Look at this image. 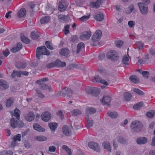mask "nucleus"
<instances>
[{
    "instance_id": "obj_35",
    "label": "nucleus",
    "mask_w": 155,
    "mask_h": 155,
    "mask_svg": "<svg viewBox=\"0 0 155 155\" xmlns=\"http://www.w3.org/2000/svg\"><path fill=\"white\" fill-rule=\"evenodd\" d=\"M49 21V18L48 16H46L41 18L40 22L41 24H44L48 23Z\"/></svg>"
},
{
    "instance_id": "obj_54",
    "label": "nucleus",
    "mask_w": 155,
    "mask_h": 155,
    "mask_svg": "<svg viewBox=\"0 0 155 155\" xmlns=\"http://www.w3.org/2000/svg\"><path fill=\"white\" fill-rule=\"evenodd\" d=\"M128 58L126 56H124L122 61L123 63L125 65L128 64Z\"/></svg>"
},
{
    "instance_id": "obj_15",
    "label": "nucleus",
    "mask_w": 155,
    "mask_h": 155,
    "mask_svg": "<svg viewBox=\"0 0 155 155\" xmlns=\"http://www.w3.org/2000/svg\"><path fill=\"white\" fill-rule=\"evenodd\" d=\"M147 142V139L145 137H140L137 139L136 142L137 144L139 145L144 144Z\"/></svg>"
},
{
    "instance_id": "obj_55",
    "label": "nucleus",
    "mask_w": 155,
    "mask_h": 155,
    "mask_svg": "<svg viewBox=\"0 0 155 155\" xmlns=\"http://www.w3.org/2000/svg\"><path fill=\"white\" fill-rule=\"evenodd\" d=\"M40 88L42 90L47 89L49 88V86L45 84H41L40 85Z\"/></svg>"
},
{
    "instance_id": "obj_24",
    "label": "nucleus",
    "mask_w": 155,
    "mask_h": 155,
    "mask_svg": "<svg viewBox=\"0 0 155 155\" xmlns=\"http://www.w3.org/2000/svg\"><path fill=\"white\" fill-rule=\"evenodd\" d=\"M34 129L39 132H43L45 131V129L41 127V126L38 124H35L33 126Z\"/></svg>"
},
{
    "instance_id": "obj_29",
    "label": "nucleus",
    "mask_w": 155,
    "mask_h": 155,
    "mask_svg": "<svg viewBox=\"0 0 155 155\" xmlns=\"http://www.w3.org/2000/svg\"><path fill=\"white\" fill-rule=\"evenodd\" d=\"M129 79L130 81L133 83L137 84L139 82V79L136 76H131L130 77Z\"/></svg>"
},
{
    "instance_id": "obj_11",
    "label": "nucleus",
    "mask_w": 155,
    "mask_h": 155,
    "mask_svg": "<svg viewBox=\"0 0 155 155\" xmlns=\"http://www.w3.org/2000/svg\"><path fill=\"white\" fill-rule=\"evenodd\" d=\"M91 35V31H87L83 32V35L80 36V38L82 40H85L88 39Z\"/></svg>"
},
{
    "instance_id": "obj_43",
    "label": "nucleus",
    "mask_w": 155,
    "mask_h": 155,
    "mask_svg": "<svg viewBox=\"0 0 155 155\" xmlns=\"http://www.w3.org/2000/svg\"><path fill=\"white\" fill-rule=\"evenodd\" d=\"M155 115V111L153 110L149 111L147 113V116L150 118L153 117Z\"/></svg>"
},
{
    "instance_id": "obj_50",
    "label": "nucleus",
    "mask_w": 155,
    "mask_h": 155,
    "mask_svg": "<svg viewBox=\"0 0 155 155\" xmlns=\"http://www.w3.org/2000/svg\"><path fill=\"white\" fill-rule=\"evenodd\" d=\"M16 128H22L24 126V123L22 121L17 120Z\"/></svg>"
},
{
    "instance_id": "obj_31",
    "label": "nucleus",
    "mask_w": 155,
    "mask_h": 155,
    "mask_svg": "<svg viewBox=\"0 0 155 155\" xmlns=\"http://www.w3.org/2000/svg\"><path fill=\"white\" fill-rule=\"evenodd\" d=\"M17 120L14 118H12L10 120L11 126L13 129L16 128Z\"/></svg>"
},
{
    "instance_id": "obj_9",
    "label": "nucleus",
    "mask_w": 155,
    "mask_h": 155,
    "mask_svg": "<svg viewBox=\"0 0 155 155\" xmlns=\"http://www.w3.org/2000/svg\"><path fill=\"white\" fill-rule=\"evenodd\" d=\"M111 100V98L108 96H104L101 101L103 105H107L110 106V103Z\"/></svg>"
},
{
    "instance_id": "obj_39",
    "label": "nucleus",
    "mask_w": 155,
    "mask_h": 155,
    "mask_svg": "<svg viewBox=\"0 0 155 155\" xmlns=\"http://www.w3.org/2000/svg\"><path fill=\"white\" fill-rule=\"evenodd\" d=\"M39 34L38 32H32L31 34V37L33 39H37L39 37Z\"/></svg>"
},
{
    "instance_id": "obj_46",
    "label": "nucleus",
    "mask_w": 155,
    "mask_h": 155,
    "mask_svg": "<svg viewBox=\"0 0 155 155\" xmlns=\"http://www.w3.org/2000/svg\"><path fill=\"white\" fill-rule=\"evenodd\" d=\"M134 8V6L133 5H130L127 9L126 10V12L128 14H130L131 13L133 10Z\"/></svg>"
},
{
    "instance_id": "obj_13",
    "label": "nucleus",
    "mask_w": 155,
    "mask_h": 155,
    "mask_svg": "<svg viewBox=\"0 0 155 155\" xmlns=\"http://www.w3.org/2000/svg\"><path fill=\"white\" fill-rule=\"evenodd\" d=\"M63 133L67 136H69L71 134V131L70 128L66 125L63 126Z\"/></svg>"
},
{
    "instance_id": "obj_48",
    "label": "nucleus",
    "mask_w": 155,
    "mask_h": 155,
    "mask_svg": "<svg viewBox=\"0 0 155 155\" xmlns=\"http://www.w3.org/2000/svg\"><path fill=\"white\" fill-rule=\"evenodd\" d=\"M118 141L120 143L125 144L126 142V140L122 137H119L118 138Z\"/></svg>"
},
{
    "instance_id": "obj_7",
    "label": "nucleus",
    "mask_w": 155,
    "mask_h": 155,
    "mask_svg": "<svg viewBox=\"0 0 155 155\" xmlns=\"http://www.w3.org/2000/svg\"><path fill=\"white\" fill-rule=\"evenodd\" d=\"M88 146L90 148L94 150L97 152L100 151V149L99 145L97 143L91 141L89 142L88 143Z\"/></svg>"
},
{
    "instance_id": "obj_2",
    "label": "nucleus",
    "mask_w": 155,
    "mask_h": 155,
    "mask_svg": "<svg viewBox=\"0 0 155 155\" xmlns=\"http://www.w3.org/2000/svg\"><path fill=\"white\" fill-rule=\"evenodd\" d=\"M143 125L142 123L138 120L134 121L131 123L130 127L131 130L136 132H139L142 129Z\"/></svg>"
},
{
    "instance_id": "obj_33",
    "label": "nucleus",
    "mask_w": 155,
    "mask_h": 155,
    "mask_svg": "<svg viewBox=\"0 0 155 155\" xmlns=\"http://www.w3.org/2000/svg\"><path fill=\"white\" fill-rule=\"evenodd\" d=\"M48 126L51 130L54 131L57 127V124L56 123H50L49 124Z\"/></svg>"
},
{
    "instance_id": "obj_17",
    "label": "nucleus",
    "mask_w": 155,
    "mask_h": 155,
    "mask_svg": "<svg viewBox=\"0 0 155 155\" xmlns=\"http://www.w3.org/2000/svg\"><path fill=\"white\" fill-rule=\"evenodd\" d=\"M55 67H64L66 66V64L65 62H62L59 60L57 59L54 61Z\"/></svg>"
},
{
    "instance_id": "obj_53",
    "label": "nucleus",
    "mask_w": 155,
    "mask_h": 155,
    "mask_svg": "<svg viewBox=\"0 0 155 155\" xmlns=\"http://www.w3.org/2000/svg\"><path fill=\"white\" fill-rule=\"evenodd\" d=\"M85 2V0H75V3L77 6H80Z\"/></svg>"
},
{
    "instance_id": "obj_58",
    "label": "nucleus",
    "mask_w": 155,
    "mask_h": 155,
    "mask_svg": "<svg viewBox=\"0 0 155 155\" xmlns=\"http://www.w3.org/2000/svg\"><path fill=\"white\" fill-rule=\"evenodd\" d=\"M116 46L119 48H120L123 44V41L121 40L117 41L115 42Z\"/></svg>"
},
{
    "instance_id": "obj_47",
    "label": "nucleus",
    "mask_w": 155,
    "mask_h": 155,
    "mask_svg": "<svg viewBox=\"0 0 155 155\" xmlns=\"http://www.w3.org/2000/svg\"><path fill=\"white\" fill-rule=\"evenodd\" d=\"M133 91L137 93L139 95H143L144 94V93L138 88H134Z\"/></svg>"
},
{
    "instance_id": "obj_62",
    "label": "nucleus",
    "mask_w": 155,
    "mask_h": 155,
    "mask_svg": "<svg viewBox=\"0 0 155 155\" xmlns=\"http://www.w3.org/2000/svg\"><path fill=\"white\" fill-rule=\"evenodd\" d=\"M54 67H55L54 61L47 64L46 66V67L48 69H50Z\"/></svg>"
},
{
    "instance_id": "obj_42",
    "label": "nucleus",
    "mask_w": 155,
    "mask_h": 155,
    "mask_svg": "<svg viewBox=\"0 0 155 155\" xmlns=\"http://www.w3.org/2000/svg\"><path fill=\"white\" fill-rule=\"evenodd\" d=\"M72 115L73 116H77L81 113V111L78 109H75L71 112Z\"/></svg>"
},
{
    "instance_id": "obj_16",
    "label": "nucleus",
    "mask_w": 155,
    "mask_h": 155,
    "mask_svg": "<svg viewBox=\"0 0 155 155\" xmlns=\"http://www.w3.org/2000/svg\"><path fill=\"white\" fill-rule=\"evenodd\" d=\"M68 6L67 4L64 3L63 2H59L58 8L60 11L64 12Z\"/></svg>"
},
{
    "instance_id": "obj_5",
    "label": "nucleus",
    "mask_w": 155,
    "mask_h": 155,
    "mask_svg": "<svg viewBox=\"0 0 155 155\" xmlns=\"http://www.w3.org/2000/svg\"><path fill=\"white\" fill-rule=\"evenodd\" d=\"M138 5L140 11L142 14L145 15L148 13V8L144 4L141 2H139L138 3Z\"/></svg>"
},
{
    "instance_id": "obj_3",
    "label": "nucleus",
    "mask_w": 155,
    "mask_h": 155,
    "mask_svg": "<svg viewBox=\"0 0 155 155\" xmlns=\"http://www.w3.org/2000/svg\"><path fill=\"white\" fill-rule=\"evenodd\" d=\"M106 56L108 59L114 61L117 60L119 57V54L115 50L110 51L107 53Z\"/></svg>"
},
{
    "instance_id": "obj_64",
    "label": "nucleus",
    "mask_w": 155,
    "mask_h": 155,
    "mask_svg": "<svg viewBox=\"0 0 155 155\" xmlns=\"http://www.w3.org/2000/svg\"><path fill=\"white\" fill-rule=\"evenodd\" d=\"M147 62V61L144 58L142 59L139 60L138 62V64H144Z\"/></svg>"
},
{
    "instance_id": "obj_4",
    "label": "nucleus",
    "mask_w": 155,
    "mask_h": 155,
    "mask_svg": "<svg viewBox=\"0 0 155 155\" xmlns=\"http://www.w3.org/2000/svg\"><path fill=\"white\" fill-rule=\"evenodd\" d=\"M73 93L72 91L70 89L65 87L61 91L60 95L65 97L66 96L71 97Z\"/></svg>"
},
{
    "instance_id": "obj_52",
    "label": "nucleus",
    "mask_w": 155,
    "mask_h": 155,
    "mask_svg": "<svg viewBox=\"0 0 155 155\" xmlns=\"http://www.w3.org/2000/svg\"><path fill=\"white\" fill-rule=\"evenodd\" d=\"M100 77L99 75H97L96 77H94V78L93 79V81L97 83H100L101 81Z\"/></svg>"
},
{
    "instance_id": "obj_36",
    "label": "nucleus",
    "mask_w": 155,
    "mask_h": 155,
    "mask_svg": "<svg viewBox=\"0 0 155 155\" xmlns=\"http://www.w3.org/2000/svg\"><path fill=\"white\" fill-rule=\"evenodd\" d=\"M107 115L113 118H116L118 116V114L115 111L109 112L107 113Z\"/></svg>"
},
{
    "instance_id": "obj_6",
    "label": "nucleus",
    "mask_w": 155,
    "mask_h": 155,
    "mask_svg": "<svg viewBox=\"0 0 155 155\" xmlns=\"http://www.w3.org/2000/svg\"><path fill=\"white\" fill-rule=\"evenodd\" d=\"M102 35V31L100 30L96 31L92 37V40L94 42H97L100 39Z\"/></svg>"
},
{
    "instance_id": "obj_19",
    "label": "nucleus",
    "mask_w": 155,
    "mask_h": 155,
    "mask_svg": "<svg viewBox=\"0 0 155 155\" xmlns=\"http://www.w3.org/2000/svg\"><path fill=\"white\" fill-rule=\"evenodd\" d=\"M86 115L87 118L88 117V114H93L96 112V110L94 108L88 107L86 110Z\"/></svg>"
},
{
    "instance_id": "obj_27",
    "label": "nucleus",
    "mask_w": 155,
    "mask_h": 155,
    "mask_svg": "<svg viewBox=\"0 0 155 155\" xmlns=\"http://www.w3.org/2000/svg\"><path fill=\"white\" fill-rule=\"evenodd\" d=\"M69 50L67 48H63L60 51V54L64 56H67L70 53Z\"/></svg>"
},
{
    "instance_id": "obj_38",
    "label": "nucleus",
    "mask_w": 155,
    "mask_h": 155,
    "mask_svg": "<svg viewBox=\"0 0 155 155\" xmlns=\"http://www.w3.org/2000/svg\"><path fill=\"white\" fill-rule=\"evenodd\" d=\"M35 91L37 93V96L39 98H43L45 97V96L43 94L42 92L38 89L37 88L35 89Z\"/></svg>"
},
{
    "instance_id": "obj_26",
    "label": "nucleus",
    "mask_w": 155,
    "mask_h": 155,
    "mask_svg": "<svg viewBox=\"0 0 155 155\" xmlns=\"http://www.w3.org/2000/svg\"><path fill=\"white\" fill-rule=\"evenodd\" d=\"M27 64L25 63H22L19 62L17 63L15 65L16 67L20 69H22L26 67Z\"/></svg>"
},
{
    "instance_id": "obj_12",
    "label": "nucleus",
    "mask_w": 155,
    "mask_h": 155,
    "mask_svg": "<svg viewBox=\"0 0 155 155\" xmlns=\"http://www.w3.org/2000/svg\"><path fill=\"white\" fill-rule=\"evenodd\" d=\"M38 6H36L33 4H30L28 9V11L30 13L32 14L33 12H36L38 11Z\"/></svg>"
},
{
    "instance_id": "obj_25",
    "label": "nucleus",
    "mask_w": 155,
    "mask_h": 155,
    "mask_svg": "<svg viewBox=\"0 0 155 155\" xmlns=\"http://www.w3.org/2000/svg\"><path fill=\"white\" fill-rule=\"evenodd\" d=\"M124 99L125 101H128L131 99V94L128 92H125L124 94Z\"/></svg>"
},
{
    "instance_id": "obj_21",
    "label": "nucleus",
    "mask_w": 155,
    "mask_h": 155,
    "mask_svg": "<svg viewBox=\"0 0 155 155\" xmlns=\"http://www.w3.org/2000/svg\"><path fill=\"white\" fill-rule=\"evenodd\" d=\"M35 117L34 114L32 112H29L28 115L25 116V119L28 121H31L34 119Z\"/></svg>"
},
{
    "instance_id": "obj_51",
    "label": "nucleus",
    "mask_w": 155,
    "mask_h": 155,
    "mask_svg": "<svg viewBox=\"0 0 155 155\" xmlns=\"http://www.w3.org/2000/svg\"><path fill=\"white\" fill-rule=\"evenodd\" d=\"M69 27L70 25H67L65 26L64 27L63 31L65 35H67L69 33Z\"/></svg>"
},
{
    "instance_id": "obj_23",
    "label": "nucleus",
    "mask_w": 155,
    "mask_h": 155,
    "mask_svg": "<svg viewBox=\"0 0 155 155\" xmlns=\"http://www.w3.org/2000/svg\"><path fill=\"white\" fill-rule=\"evenodd\" d=\"M26 14V10L24 8L21 9L18 13V17L21 18L24 17Z\"/></svg>"
},
{
    "instance_id": "obj_14",
    "label": "nucleus",
    "mask_w": 155,
    "mask_h": 155,
    "mask_svg": "<svg viewBox=\"0 0 155 155\" xmlns=\"http://www.w3.org/2000/svg\"><path fill=\"white\" fill-rule=\"evenodd\" d=\"M9 87L8 83L5 81L0 80V88L2 89H6Z\"/></svg>"
},
{
    "instance_id": "obj_63",
    "label": "nucleus",
    "mask_w": 155,
    "mask_h": 155,
    "mask_svg": "<svg viewBox=\"0 0 155 155\" xmlns=\"http://www.w3.org/2000/svg\"><path fill=\"white\" fill-rule=\"evenodd\" d=\"M90 16V15L88 16H84L79 18V20L82 21H84L88 19Z\"/></svg>"
},
{
    "instance_id": "obj_1",
    "label": "nucleus",
    "mask_w": 155,
    "mask_h": 155,
    "mask_svg": "<svg viewBox=\"0 0 155 155\" xmlns=\"http://www.w3.org/2000/svg\"><path fill=\"white\" fill-rule=\"evenodd\" d=\"M50 53L45 46L38 47L36 50V56L37 58L40 59V57L42 55L48 56Z\"/></svg>"
},
{
    "instance_id": "obj_20",
    "label": "nucleus",
    "mask_w": 155,
    "mask_h": 155,
    "mask_svg": "<svg viewBox=\"0 0 155 155\" xmlns=\"http://www.w3.org/2000/svg\"><path fill=\"white\" fill-rule=\"evenodd\" d=\"M102 145L104 149L107 150L109 152H111V147L109 142L108 141L104 142L102 143Z\"/></svg>"
},
{
    "instance_id": "obj_61",
    "label": "nucleus",
    "mask_w": 155,
    "mask_h": 155,
    "mask_svg": "<svg viewBox=\"0 0 155 155\" xmlns=\"http://www.w3.org/2000/svg\"><path fill=\"white\" fill-rule=\"evenodd\" d=\"M94 87H87L86 89V92L88 94H92Z\"/></svg>"
},
{
    "instance_id": "obj_10",
    "label": "nucleus",
    "mask_w": 155,
    "mask_h": 155,
    "mask_svg": "<svg viewBox=\"0 0 155 155\" xmlns=\"http://www.w3.org/2000/svg\"><path fill=\"white\" fill-rule=\"evenodd\" d=\"M84 44L83 43L80 42L79 43L77 46L76 52H75V51L72 50L73 54L75 55L76 54H78L82 49L84 48Z\"/></svg>"
},
{
    "instance_id": "obj_60",
    "label": "nucleus",
    "mask_w": 155,
    "mask_h": 155,
    "mask_svg": "<svg viewBox=\"0 0 155 155\" xmlns=\"http://www.w3.org/2000/svg\"><path fill=\"white\" fill-rule=\"evenodd\" d=\"M2 155H12L13 152L10 150H7L6 151H3L2 152Z\"/></svg>"
},
{
    "instance_id": "obj_40",
    "label": "nucleus",
    "mask_w": 155,
    "mask_h": 155,
    "mask_svg": "<svg viewBox=\"0 0 155 155\" xmlns=\"http://www.w3.org/2000/svg\"><path fill=\"white\" fill-rule=\"evenodd\" d=\"M35 139L39 141H44L47 140V138L43 136H39L35 137Z\"/></svg>"
},
{
    "instance_id": "obj_37",
    "label": "nucleus",
    "mask_w": 155,
    "mask_h": 155,
    "mask_svg": "<svg viewBox=\"0 0 155 155\" xmlns=\"http://www.w3.org/2000/svg\"><path fill=\"white\" fill-rule=\"evenodd\" d=\"M86 120L87 121V127L88 129L92 126L93 121L92 120H90L88 117L87 118V117H86Z\"/></svg>"
},
{
    "instance_id": "obj_28",
    "label": "nucleus",
    "mask_w": 155,
    "mask_h": 155,
    "mask_svg": "<svg viewBox=\"0 0 155 155\" xmlns=\"http://www.w3.org/2000/svg\"><path fill=\"white\" fill-rule=\"evenodd\" d=\"M15 76L17 77H21V71H18L15 70H13L11 74V77L14 78Z\"/></svg>"
},
{
    "instance_id": "obj_45",
    "label": "nucleus",
    "mask_w": 155,
    "mask_h": 155,
    "mask_svg": "<svg viewBox=\"0 0 155 155\" xmlns=\"http://www.w3.org/2000/svg\"><path fill=\"white\" fill-rule=\"evenodd\" d=\"M51 42L49 41H47L45 42V45L50 50H53L54 49L53 47L51 45Z\"/></svg>"
},
{
    "instance_id": "obj_30",
    "label": "nucleus",
    "mask_w": 155,
    "mask_h": 155,
    "mask_svg": "<svg viewBox=\"0 0 155 155\" xmlns=\"http://www.w3.org/2000/svg\"><path fill=\"white\" fill-rule=\"evenodd\" d=\"M14 100L13 98L10 97L7 100L6 105L7 107H10L13 105Z\"/></svg>"
},
{
    "instance_id": "obj_57",
    "label": "nucleus",
    "mask_w": 155,
    "mask_h": 155,
    "mask_svg": "<svg viewBox=\"0 0 155 155\" xmlns=\"http://www.w3.org/2000/svg\"><path fill=\"white\" fill-rule=\"evenodd\" d=\"M138 48L139 49H142L143 47L144 44L142 42H137L136 43Z\"/></svg>"
},
{
    "instance_id": "obj_32",
    "label": "nucleus",
    "mask_w": 155,
    "mask_h": 155,
    "mask_svg": "<svg viewBox=\"0 0 155 155\" xmlns=\"http://www.w3.org/2000/svg\"><path fill=\"white\" fill-rule=\"evenodd\" d=\"M20 37L21 40L23 42L26 44H28L30 42V40L28 38L25 37L23 34H21Z\"/></svg>"
},
{
    "instance_id": "obj_18",
    "label": "nucleus",
    "mask_w": 155,
    "mask_h": 155,
    "mask_svg": "<svg viewBox=\"0 0 155 155\" xmlns=\"http://www.w3.org/2000/svg\"><path fill=\"white\" fill-rule=\"evenodd\" d=\"M102 2V0H97L95 2H92L91 3V5L93 8H97L100 7Z\"/></svg>"
},
{
    "instance_id": "obj_41",
    "label": "nucleus",
    "mask_w": 155,
    "mask_h": 155,
    "mask_svg": "<svg viewBox=\"0 0 155 155\" xmlns=\"http://www.w3.org/2000/svg\"><path fill=\"white\" fill-rule=\"evenodd\" d=\"M143 103L142 102H140L136 104H135L133 108L135 110H137L139 109L140 107H142L143 106Z\"/></svg>"
},
{
    "instance_id": "obj_56",
    "label": "nucleus",
    "mask_w": 155,
    "mask_h": 155,
    "mask_svg": "<svg viewBox=\"0 0 155 155\" xmlns=\"http://www.w3.org/2000/svg\"><path fill=\"white\" fill-rule=\"evenodd\" d=\"M70 40L72 42H77L78 41V38L77 35H73L71 36Z\"/></svg>"
},
{
    "instance_id": "obj_49",
    "label": "nucleus",
    "mask_w": 155,
    "mask_h": 155,
    "mask_svg": "<svg viewBox=\"0 0 155 155\" xmlns=\"http://www.w3.org/2000/svg\"><path fill=\"white\" fill-rule=\"evenodd\" d=\"M19 112V110L18 109H16L14 111V116H15L18 120L20 118Z\"/></svg>"
},
{
    "instance_id": "obj_22",
    "label": "nucleus",
    "mask_w": 155,
    "mask_h": 155,
    "mask_svg": "<svg viewBox=\"0 0 155 155\" xmlns=\"http://www.w3.org/2000/svg\"><path fill=\"white\" fill-rule=\"evenodd\" d=\"M104 16L102 13H100L95 15L94 16V18L97 21H102L104 19Z\"/></svg>"
},
{
    "instance_id": "obj_59",
    "label": "nucleus",
    "mask_w": 155,
    "mask_h": 155,
    "mask_svg": "<svg viewBox=\"0 0 155 155\" xmlns=\"http://www.w3.org/2000/svg\"><path fill=\"white\" fill-rule=\"evenodd\" d=\"M142 74L143 77L146 79H148L149 75V73L147 71H143L142 72Z\"/></svg>"
},
{
    "instance_id": "obj_8",
    "label": "nucleus",
    "mask_w": 155,
    "mask_h": 155,
    "mask_svg": "<svg viewBox=\"0 0 155 155\" xmlns=\"http://www.w3.org/2000/svg\"><path fill=\"white\" fill-rule=\"evenodd\" d=\"M51 117V114L49 112L46 111L43 112L41 114V118L43 121L48 122L50 119Z\"/></svg>"
},
{
    "instance_id": "obj_44",
    "label": "nucleus",
    "mask_w": 155,
    "mask_h": 155,
    "mask_svg": "<svg viewBox=\"0 0 155 155\" xmlns=\"http://www.w3.org/2000/svg\"><path fill=\"white\" fill-rule=\"evenodd\" d=\"M21 134H18L15 135H14L12 138V139L13 140H14L15 141H21Z\"/></svg>"
},
{
    "instance_id": "obj_34",
    "label": "nucleus",
    "mask_w": 155,
    "mask_h": 155,
    "mask_svg": "<svg viewBox=\"0 0 155 155\" xmlns=\"http://www.w3.org/2000/svg\"><path fill=\"white\" fill-rule=\"evenodd\" d=\"M100 93V89L94 87L92 94L95 96H97Z\"/></svg>"
}]
</instances>
